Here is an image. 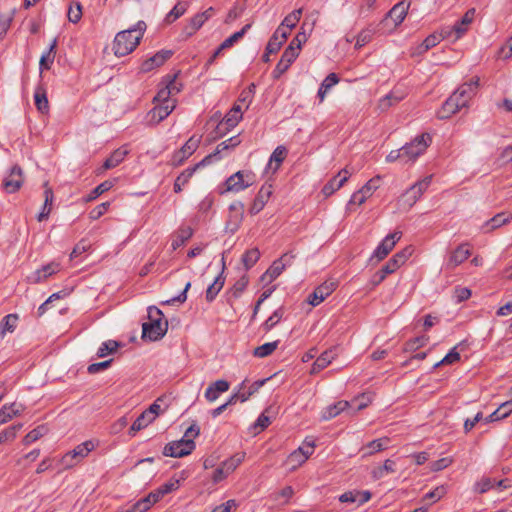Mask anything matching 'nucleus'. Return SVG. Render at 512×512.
Segmentation results:
<instances>
[{
	"label": "nucleus",
	"instance_id": "1",
	"mask_svg": "<svg viewBox=\"0 0 512 512\" xmlns=\"http://www.w3.org/2000/svg\"><path fill=\"white\" fill-rule=\"evenodd\" d=\"M146 28V23L140 20L132 28L118 32L112 45L115 56L123 57L132 53L140 44Z\"/></svg>",
	"mask_w": 512,
	"mask_h": 512
},
{
	"label": "nucleus",
	"instance_id": "2",
	"mask_svg": "<svg viewBox=\"0 0 512 512\" xmlns=\"http://www.w3.org/2000/svg\"><path fill=\"white\" fill-rule=\"evenodd\" d=\"M148 322L142 324V339L158 341L164 337L168 329L167 320H163V312L156 306L148 307Z\"/></svg>",
	"mask_w": 512,
	"mask_h": 512
},
{
	"label": "nucleus",
	"instance_id": "3",
	"mask_svg": "<svg viewBox=\"0 0 512 512\" xmlns=\"http://www.w3.org/2000/svg\"><path fill=\"white\" fill-rule=\"evenodd\" d=\"M431 143V136L428 133H423L415 137L410 143L402 147L406 162L415 161L421 154L425 152Z\"/></svg>",
	"mask_w": 512,
	"mask_h": 512
},
{
	"label": "nucleus",
	"instance_id": "4",
	"mask_svg": "<svg viewBox=\"0 0 512 512\" xmlns=\"http://www.w3.org/2000/svg\"><path fill=\"white\" fill-rule=\"evenodd\" d=\"M196 445L194 440L182 438L178 441H172L165 445L163 455L168 457H184L193 452Z\"/></svg>",
	"mask_w": 512,
	"mask_h": 512
},
{
	"label": "nucleus",
	"instance_id": "5",
	"mask_svg": "<svg viewBox=\"0 0 512 512\" xmlns=\"http://www.w3.org/2000/svg\"><path fill=\"white\" fill-rule=\"evenodd\" d=\"M431 180L432 176H426L416 182L401 196L400 201H402L407 208H411L427 190L431 184Z\"/></svg>",
	"mask_w": 512,
	"mask_h": 512
},
{
	"label": "nucleus",
	"instance_id": "6",
	"mask_svg": "<svg viewBox=\"0 0 512 512\" xmlns=\"http://www.w3.org/2000/svg\"><path fill=\"white\" fill-rule=\"evenodd\" d=\"M295 255L291 252L283 254L279 259L275 260L267 271L261 276V281L271 283L281 275L286 266L291 265Z\"/></svg>",
	"mask_w": 512,
	"mask_h": 512
},
{
	"label": "nucleus",
	"instance_id": "7",
	"mask_svg": "<svg viewBox=\"0 0 512 512\" xmlns=\"http://www.w3.org/2000/svg\"><path fill=\"white\" fill-rule=\"evenodd\" d=\"M479 86V78H472L469 82L462 84L452 94L457 102L464 108L468 106L469 101L475 96Z\"/></svg>",
	"mask_w": 512,
	"mask_h": 512
},
{
	"label": "nucleus",
	"instance_id": "8",
	"mask_svg": "<svg viewBox=\"0 0 512 512\" xmlns=\"http://www.w3.org/2000/svg\"><path fill=\"white\" fill-rule=\"evenodd\" d=\"M412 255V248L406 247L403 250L397 252L395 255H393L392 258L389 259V261L382 266L380 270L381 275H383L385 278L394 273L397 269H399L406 261L407 259Z\"/></svg>",
	"mask_w": 512,
	"mask_h": 512
},
{
	"label": "nucleus",
	"instance_id": "9",
	"mask_svg": "<svg viewBox=\"0 0 512 512\" xmlns=\"http://www.w3.org/2000/svg\"><path fill=\"white\" fill-rule=\"evenodd\" d=\"M244 218V204L240 201L233 202L229 206V215L225 228L234 234L240 228Z\"/></svg>",
	"mask_w": 512,
	"mask_h": 512
},
{
	"label": "nucleus",
	"instance_id": "10",
	"mask_svg": "<svg viewBox=\"0 0 512 512\" xmlns=\"http://www.w3.org/2000/svg\"><path fill=\"white\" fill-rule=\"evenodd\" d=\"M401 237V231H395L393 233L388 234L375 249L371 257V260H373L374 258H376L377 261L383 260L393 250L396 243L401 239Z\"/></svg>",
	"mask_w": 512,
	"mask_h": 512
},
{
	"label": "nucleus",
	"instance_id": "11",
	"mask_svg": "<svg viewBox=\"0 0 512 512\" xmlns=\"http://www.w3.org/2000/svg\"><path fill=\"white\" fill-rule=\"evenodd\" d=\"M201 138L195 135L191 136L186 143L173 154L172 165L180 166L187 158H189L198 148Z\"/></svg>",
	"mask_w": 512,
	"mask_h": 512
},
{
	"label": "nucleus",
	"instance_id": "12",
	"mask_svg": "<svg viewBox=\"0 0 512 512\" xmlns=\"http://www.w3.org/2000/svg\"><path fill=\"white\" fill-rule=\"evenodd\" d=\"M23 182L22 168L19 165H14L9 175L3 179L2 187L7 193H15L22 187Z\"/></svg>",
	"mask_w": 512,
	"mask_h": 512
},
{
	"label": "nucleus",
	"instance_id": "13",
	"mask_svg": "<svg viewBox=\"0 0 512 512\" xmlns=\"http://www.w3.org/2000/svg\"><path fill=\"white\" fill-rule=\"evenodd\" d=\"M226 191L239 192L252 185V175L238 171L231 175L226 181Z\"/></svg>",
	"mask_w": 512,
	"mask_h": 512
},
{
	"label": "nucleus",
	"instance_id": "14",
	"mask_svg": "<svg viewBox=\"0 0 512 512\" xmlns=\"http://www.w3.org/2000/svg\"><path fill=\"white\" fill-rule=\"evenodd\" d=\"M298 57V53L293 50V47H287L280 61L277 63L275 69L272 72V76L274 79H279L282 74H284L290 65L294 62V60Z\"/></svg>",
	"mask_w": 512,
	"mask_h": 512
},
{
	"label": "nucleus",
	"instance_id": "15",
	"mask_svg": "<svg viewBox=\"0 0 512 512\" xmlns=\"http://www.w3.org/2000/svg\"><path fill=\"white\" fill-rule=\"evenodd\" d=\"M60 271V264L57 262H51L44 265L42 268L34 271L30 274L27 279L29 283L38 284L45 281L48 277L56 274Z\"/></svg>",
	"mask_w": 512,
	"mask_h": 512
},
{
	"label": "nucleus",
	"instance_id": "16",
	"mask_svg": "<svg viewBox=\"0 0 512 512\" xmlns=\"http://www.w3.org/2000/svg\"><path fill=\"white\" fill-rule=\"evenodd\" d=\"M336 288L334 282H324L319 285L309 296L308 303L317 306L323 302Z\"/></svg>",
	"mask_w": 512,
	"mask_h": 512
},
{
	"label": "nucleus",
	"instance_id": "17",
	"mask_svg": "<svg viewBox=\"0 0 512 512\" xmlns=\"http://www.w3.org/2000/svg\"><path fill=\"white\" fill-rule=\"evenodd\" d=\"M171 56H172V51H170V50L159 51L152 57L143 61L141 64L140 70L143 73L150 72L154 68L162 66Z\"/></svg>",
	"mask_w": 512,
	"mask_h": 512
},
{
	"label": "nucleus",
	"instance_id": "18",
	"mask_svg": "<svg viewBox=\"0 0 512 512\" xmlns=\"http://www.w3.org/2000/svg\"><path fill=\"white\" fill-rule=\"evenodd\" d=\"M350 172L344 168L336 176L330 179L322 188V193L328 197L339 190L348 180Z\"/></svg>",
	"mask_w": 512,
	"mask_h": 512
},
{
	"label": "nucleus",
	"instance_id": "19",
	"mask_svg": "<svg viewBox=\"0 0 512 512\" xmlns=\"http://www.w3.org/2000/svg\"><path fill=\"white\" fill-rule=\"evenodd\" d=\"M475 13H476L475 8L468 9L466 11V13L463 15V17L461 18V20H459L458 22H456L454 24L455 38L452 39V42H456L457 40H459L466 34L469 26L474 21Z\"/></svg>",
	"mask_w": 512,
	"mask_h": 512
},
{
	"label": "nucleus",
	"instance_id": "20",
	"mask_svg": "<svg viewBox=\"0 0 512 512\" xmlns=\"http://www.w3.org/2000/svg\"><path fill=\"white\" fill-rule=\"evenodd\" d=\"M409 7L410 1L402 0L398 2L389 10L383 22L386 21L388 18H391L394 22L395 27L400 25L405 19Z\"/></svg>",
	"mask_w": 512,
	"mask_h": 512
},
{
	"label": "nucleus",
	"instance_id": "21",
	"mask_svg": "<svg viewBox=\"0 0 512 512\" xmlns=\"http://www.w3.org/2000/svg\"><path fill=\"white\" fill-rule=\"evenodd\" d=\"M272 194V185H263L258 194L256 195L253 203L251 204V207L249 209V212L251 215L258 214L267 203L268 199L270 198Z\"/></svg>",
	"mask_w": 512,
	"mask_h": 512
},
{
	"label": "nucleus",
	"instance_id": "22",
	"mask_svg": "<svg viewBox=\"0 0 512 512\" xmlns=\"http://www.w3.org/2000/svg\"><path fill=\"white\" fill-rule=\"evenodd\" d=\"M471 255V251L469 249L468 244L459 245L450 255L449 260L447 262V267L449 269H453L458 265L462 264L466 261Z\"/></svg>",
	"mask_w": 512,
	"mask_h": 512
},
{
	"label": "nucleus",
	"instance_id": "23",
	"mask_svg": "<svg viewBox=\"0 0 512 512\" xmlns=\"http://www.w3.org/2000/svg\"><path fill=\"white\" fill-rule=\"evenodd\" d=\"M511 220L512 213L500 212L486 221L482 226V230L485 233L491 232L497 228L502 227L503 225L508 224Z\"/></svg>",
	"mask_w": 512,
	"mask_h": 512
},
{
	"label": "nucleus",
	"instance_id": "24",
	"mask_svg": "<svg viewBox=\"0 0 512 512\" xmlns=\"http://www.w3.org/2000/svg\"><path fill=\"white\" fill-rule=\"evenodd\" d=\"M229 382L226 380H217L214 383L210 384L205 391V398L209 402H214L218 399L221 393H224L229 390Z\"/></svg>",
	"mask_w": 512,
	"mask_h": 512
},
{
	"label": "nucleus",
	"instance_id": "25",
	"mask_svg": "<svg viewBox=\"0 0 512 512\" xmlns=\"http://www.w3.org/2000/svg\"><path fill=\"white\" fill-rule=\"evenodd\" d=\"M224 270H225V262L224 259H222V271L220 274L215 278L214 282L208 286L206 290V300L208 302H212L217 294L220 292V290L223 288L225 283V277H224Z\"/></svg>",
	"mask_w": 512,
	"mask_h": 512
},
{
	"label": "nucleus",
	"instance_id": "26",
	"mask_svg": "<svg viewBox=\"0 0 512 512\" xmlns=\"http://www.w3.org/2000/svg\"><path fill=\"white\" fill-rule=\"evenodd\" d=\"M175 107V101H166V103H158L151 111L152 119H157V122L164 120L171 114Z\"/></svg>",
	"mask_w": 512,
	"mask_h": 512
},
{
	"label": "nucleus",
	"instance_id": "27",
	"mask_svg": "<svg viewBox=\"0 0 512 512\" xmlns=\"http://www.w3.org/2000/svg\"><path fill=\"white\" fill-rule=\"evenodd\" d=\"M350 407V402L345 400H340L324 409L322 412L321 418L322 420H330L338 416L341 412L345 411Z\"/></svg>",
	"mask_w": 512,
	"mask_h": 512
},
{
	"label": "nucleus",
	"instance_id": "28",
	"mask_svg": "<svg viewBox=\"0 0 512 512\" xmlns=\"http://www.w3.org/2000/svg\"><path fill=\"white\" fill-rule=\"evenodd\" d=\"M461 108H463L459 102L451 95L442 105L441 109L438 112V117L440 119H448L455 113H457Z\"/></svg>",
	"mask_w": 512,
	"mask_h": 512
},
{
	"label": "nucleus",
	"instance_id": "29",
	"mask_svg": "<svg viewBox=\"0 0 512 512\" xmlns=\"http://www.w3.org/2000/svg\"><path fill=\"white\" fill-rule=\"evenodd\" d=\"M24 410L22 404L12 403L10 405H4L0 409V424H4L11 420L14 416L20 415Z\"/></svg>",
	"mask_w": 512,
	"mask_h": 512
},
{
	"label": "nucleus",
	"instance_id": "30",
	"mask_svg": "<svg viewBox=\"0 0 512 512\" xmlns=\"http://www.w3.org/2000/svg\"><path fill=\"white\" fill-rule=\"evenodd\" d=\"M211 160H212V155H207L206 157H204V159H202L199 163H197L196 165H194L193 167H189L187 169H185L177 178L176 180L182 185V186H185L189 180L192 178V176L194 175V173L196 172V170L198 168H200L201 166H204L206 164H209L211 163Z\"/></svg>",
	"mask_w": 512,
	"mask_h": 512
},
{
	"label": "nucleus",
	"instance_id": "31",
	"mask_svg": "<svg viewBox=\"0 0 512 512\" xmlns=\"http://www.w3.org/2000/svg\"><path fill=\"white\" fill-rule=\"evenodd\" d=\"M239 115H234L230 111L225 115L224 119L217 125L218 136H223L234 128L241 120Z\"/></svg>",
	"mask_w": 512,
	"mask_h": 512
},
{
	"label": "nucleus",
	"instance_id": "32",
	"mask_svg": "<svg viewBox=\"0 0 512 512\" xmlns=\"http://www.w3.org/2000/svg\"><path fill=\"white\" fill-rule=\"evenodd\" d=\"M128 150L121 147L114 150L111 155L104 161L103 168L105 170L118 166L127 156Z\"/></svg>",
	"mask_w": 512,
	"mask_h": 512
},
{
	"label": "nucleus",
	"instance_id": "33",
	"mask_svg": "<svg viewBox=\"0 0 512 512\" xmlns=\"http://www.w3.org/2000/svg\"><path fill=\"white\" fill-rule=\"evenodd\" d=\"M44 187H45V190H44L45 201H44L42 211L37 216V220L39 222L48 218V216L51 212V205H52V202L54 199L53 190H52V188H50L48 186V183H45Z\"/></svg>",
	"mask_w": 512,
	"mask_h": 512
},
{
	"label": "nucleus",
	"instance_id": "34",
	"mask_svg": "<svg viewBox=\"0 0 512 512\" xmlns=\"http://www.w3.org/2000/svg\"><path fill=\"white\" fill-rule=\"evenodd\" d=\"M153 421H154V419L151 418L150 415L146 411H143L131 425V427L129 429V435L132 437L135 436L137 432L146 428Z\"/></svg>",
	"mask_w": 512,
	"mask_h": 512
},
{
	"label": "nucleus",
	"instance_id": "35",
	"mask_svg": "<svg viewBox=\"0 0 512 512\" xmlns=\"http://www.w3.org/2000/svg\"><path fill=\"white\" fill-rule=\"evenodd\" d=\"M389 442L388 438H379L369 442L367 445L362 447L363 457L371 456L376 452L384 450Z\"/></svg>",
	"mask_w": 512,
	"mask_h": 512
},
{
	"label": "nucleus",
	"instance_id": "36",
	"mask_svg": "<svg viewBox=\"0 0 512 512\" xmlns=\"http://www.w3.org/2000/svg\"><path fill=\"white\" fill-rule=\"evenodd\" d=\"M192 235H193V230L190 226L180 227L179 230L177 231L175 237L172 240V243H171L172 249L176 250L179 247H181L182 245H184V243L188 239H190L192 237Z\"/></svg>",
	"mask_w": 512,
	"mask_h": 512
},
{
	"label": "nucleus",
	"instance_id": "37",
	"mask_svg": "<svg viewBox=\"0 0 512 512\" xmlns=\"http://www.w3.org/2000/svg\"><path fill=\"white\" fill-rule=\"evenodd\" d=\"M34 101L36 108L41 113H47L49 110V102L46 95V90L43 86H37L34 93Z\"/></svg>",
	"mask_w": 512,
	"mask_h": 512
},
{
	"label": "nucleus",
	"instance_id": "38",
	"mask_svg": "<svg viewBox=\"0 0 512 512\" xmlns=\"http://www.w3.org/2000/svg\"><path fill=\"white\" fill-rule=\"evenodd\" d=\"M56 48H57V39L55 38L46 53H44L40 58V69L41 70H49L51 65L54 62L56 56Z\"/></svg>",
	"mask_w": 512,
	"mask_h": 512
},
{
	"label": "nucleus",
	"instance_id": "39",
	"mask_svg": "<svg viewBox=\"0 0 512 512\" xmlns=\"http://www.w3.org/2000/svg\"><path fill=\"white\" fill-rule=\"evenodd\" d=\"M18 322L17 314H8L0 322V337L4 338L7 332L12 333Z\"/></svg>",
	"mask_w": 512,
	"mask_h": 512
},
{
	"label": "nucleus",
	"instance_id": "40",
	"mask_svg": "<svg viewBox=\"0 0 512 512\" xmlns=\"http://www.w3.org/2000/svg\"><path fill=\"white\" fill-rule=\"evenodd\" d=\"M395 471V462L391 459H387L382 466L375 467L371 475L373 479L379 480L383 478L388 473H393Z\"/></svg>",
	"mask_w": 512,
	"mask_h": 512
},
{
	"label": "nucleus",
	"instance_id": "41",
	"mask_svg": "<svg viewBox=\"0 0 512 512\" xmlns=\"http://www.w3.org/2000/svg\"><path fill=\"white\" fill-rule=\"evenodd\" d=\"M94 448H95L94 442L92 440H87V441L77 445L70 452L72 454V457H74L75 459H77V458L83 459L89 454V452L94 450Z\"/></svg>",
	"mask_w": 512,
	"mask_h": 512
},
{
	"label": "nucleus",
	"instance_id": "42",
	"mask_svg": "<svg viewBox=\"0 0 512 512\" xmlns=\"http://www.w3.org/2000/svg\"><path fill=\"white\" fill-rule=\"evenodd\" d=\"M302 13H303V8L295 9L291 13H289L283 19L281 24L279 25V31H281L283 28H285L284 26H287V27H290L293 29L297 25V23L300 21Z\"/></svg>",
	"mask_w": 512,
	"mask_h": 512
},
{
	"label": "nucleus",
	"instance_id": "43",
	"mask_svg": "<svg viewBox=\"0 0 512 512\" xmlns=\"http://www.w3.org/2000/svg\"><path fill=\"white\" fill-rule=\"evenodd\" d=\"M260 258V252L258 248H252L247 250L242 256V263L246 270L252 268Z\"/></svg>",
	"mask_w": 512,
	"mask_h": 512
},
{
	"label": "nucleus",
	"instance_id": "44",
	"mask_svg": "<svg viewBox=\"0 0 512 512\" xmlns=\"http://www.w3.org/2000/svg\"><path fill=\"white\" fill-rule=\"evenodd\" d=\"M278 344H279V340L265 343L261 346L256 347L254 349L253 354H254V356L259 357V358L267 357V356L271 355L277 349Z\"/></svg>",
	"mask_w": 512,
	"mask_h": 512
},
{
	"label": "nucleus",
	"instance_id": "45",
	"mask_svg": "<svg viewBox=\"0 0 512 512\" xmlns=\"http://www.w3.org/2000/svg\"><path fill=\"white\" fill-rule=\"evenodd\" d=\"M120 347V343L115 340H108L101 344L97 350V356L99 358L105 357L110 353H114Z\"/></svg>",
	"mask_w": 512,
	"mask_h": 512
},
{
	"label": "nucleus",
	"instance_id": "46",
	"mask_svg": "<svg viewBox=\"0 0 512 512\" xmlns=\"http://www.w3.org/2000/svg\"><path fill=\"white\" fill-rule=\"evenodd\" d=\"M287 156V149L284 146H278L270 156L269 165L276 163L274 170H277Z\"/></svg>",
	"mask_w": 512,
	"mask_h": 512
},
{
	"label": "nucleus",
	"instance_id": "47",
	"mask_svg": "<svg viewBox=\"0 0 512 512\" xmlns=\"http://www.w3.org/2000/svg\"><path fill=\"white\" fill-rule=\"evenodd\" d=\"M250 27H251V24H246L240 31L235 32L230 37L225 39L221 43V49H227V48L232 47L235 42L240 40L245 35V33L250 29Z\"/></svg>",
	"mask_w": 512,
	"mask_h": 512
},
{
	"label": "nucleus",
	"instance_id": "48",
	"mask_svg": "<svg viewBox=\"0 0 512 512\" xmlns=\"http://www.w3.org/2000/svg\"><path fill=\"white\" fill-rule=\"evenodd\" d=\"M283 314L284 311L282 307L275 310L273 314L263 323V330L266 332L272 330L276 326V324L281 320Z\"/></svg>",
	"mask_w": 512,
	"mask_h": 512
},
{
	"label": "nucleus",
	"instance_id": "49",
	"mask_svg": "<svg viewBox=\"0 0 512 512\" xmlns=\"http://www.w3.org/2000/svg\"><path fill=\"white\" fill-rule=\"evenodd\" d=\"M269 380V378L257 380L253 382L249 387L247 391H241L240 401L245 402L247 401L253 394L258 392V390Z\"/></svg>",
	"mask_w": 512,
	"mask_h": 512
},
{
	"label": "nucleus",
	"instance_id": "50",
	"mask_svg": "<svg viewBox=\"0 0 512 512\" xmlns=\"http://www.w3.org/2000/svg\"><path fill=\"white\" fill-rule=\"evenodd\" d=\"M113 187V182L106 180L99 184L97 187H95L90 194L87 196L86 201H92L95 200L98 196L103 194L104 192L109 191Z\"/></svg>",
	"mask_w": 512,
	"mask_h": 512
},
{
	"label": "nucleus",
	"instance_id": "51",
	"mask_svg": "<svg viewBox=\"0 0 512 512\" xmlns=\"http://www.w3.org/2000/svg\"><path fill=\"white\" fill-rule=\"evenodd\" d=\"M240 142L241 141L238 136H233V137L221 142L220 144L217 145L215 152L213 154H211L212 158L214 156L220 154L224 150L235 148L236 146H238L240 144Z\"/></svg>",
	"mask_w": 512,
	"mask_h": 512
},
{
	"label": "nucleus",
	"instance_id": "52",
	"mask_svg": "<svg viewBox=\"0 0 512 512\" xmlns=\"http://www.w3.org/2000/svg\"><path fill=\"white\" fill-rule=\"evenodd\" d=\"M243 458L244 455L237 454L223 461L220 465L225 469V471L228 474H230L241 464Z\"/></svg>",
	"mask_w": 512,
	"mask_h": 512
},
{
	"label": "nucleus",
	"instance_id": "53",
	"mask_svg": "<svg viewBox=\"0 0 512 512\" xmlns=\"http://www.w3.org/2000/svg\"><path fill=\"white\" fill-rule=\"evenodd\" d=\"M178 74L174 75H166L163 78V83H165L166 87L171 91V96L179 93L182 89V84L176 81Z\"/></svg>",
	"mask_w": 512,
	"mask_h": 512
},
{
	"label": "nucleus",
	"instance_id": "54",
	"mask_svg": "<svg viewBox=\"0 0 512 512\" xmlns=\"http://www.w3.org/2000/svg\"><path fill=\"white\" fill-rule=\"evenodd\" d=\"M308 39V35L304 31V24L301 27V31H299L296 36L292 39L288 47H293V50L299 54V51L301 49V46L303 43H305Z\"/></svg>",
	"mask_w": 512,
	"mask_h": 512
},
{
	"label": "nucleus",
	"instance_id": "55",
	"mask_svg": "<svg viewBox=\"0 0 512 512\" xmlns=\"http://www.w3.org/2000/svg\"><path fill=\"white\" fill-rule=\"evenodd\" d=\"M337 356V347L324 351L316 360L323 368H326Z\"/></svg>",
	"mask_w": 512,
	"mask_h": 512
},
{
	"label": "nucleus",
	"instance_id": "56",
	"mask_svg": "<svg viewBox=\"0 0 512 512\" xmlns=\"http://www.w3.org/2000/svg\"><path fill=\"white\" fill-rule=\"evenodd\" d=\"M22 427V424L10 426L0 432V444L12 441L15 439L17 431Z\"/></svg>",
	"mask_w": 512,
	"mask_h": 512
},
{
	"label": "nucleus",
	"instance_id": "57",
	"mask_svg": "<svg viewBox=\"0 0 512 512\" xmlns=\"http://www.w3.org/2000/svg\"><path fill=\"white\" fill-rule=\"evenodd\" d=\"M186 11V4L178 3L176 4L172 10L167 14L165 18L166 23H172L180 16H182Z\"/></svg>",
	"mask_w": 512,
	"mask_h": 512
},
{
	"label": "nucleus",
	"instance_id": "58",
	"mask_svg": "<svg viewBox=\"0 0 512 512\" xmlns=\"http://www.w3.org/2000/svg\"><path fill=\"white\" fill-rule=\"evenodd\" d=\"M373 31L371 29H363L357 36H356V43H355V49H360L363 46H365L367 43H369L372 39Z\"/></svg>",
	"mask_w": 512,
	"mask_h": 512
},
{
	"label": "nucleus",
	"instance_id": "59",
	"mask_svg": "<svg viewBox=\"0 0 512 512\" xmlns=\"http://www.w3.org/2000/svg\"><path fill=\"white\" fill-rule=\"evenodd\" d=\"M151 507V502L149 498L146 496L140 500H138L135 504H133L130 508L121 511V512H146Z\"/></svg>",
	"mask_w": 512,
	"mask_h": 512
},
{
	"label": "nucleus",
	"instance_id": "60",
	"mask_svg": "<svg viewBox=\"0 0 512 512\" xmlns=\"http://www.w3.org/2000/svg\"><path fill=\"white\" fill-rule=\"evenodd\" d=\"M245 9H246V5L240 4L239 0H237L234 7L229 10L225 22L230 23V22L236 20L237 18H239L242 15V13L244 12Z\"/></svg>",
	"mask_w": 512,
	"mask_h": 512
},
{
	"label": "nucleus",
	"instance_id": "61",
	"mask_svg": "<svg viewBox=\"0 0 512 512\" xmlns=\"http://www.w3.org/2000/svg\"><path fill=\"white\" fill-rule=\"evenodd\" d=\"M459 360L460 354L456 351V347H454L441 361L434 364L433 369H436L442 365L453 364Z\"/></svg>",
	"mask_w": 512,
	"mask_h": 512
},
{
	"label": "nucleus",
	"instance_id": "62",
	"mask_svg": "<svg viewBox=\"0 0 512 512\" xmlns=\"http://www.w3.org/2000/svg\"><path fill=\"white\" fill-rule=\"evenodd\" d=\"M427 336H419L414 339L409 340L405 344V351H416L417 349L423 347L428 342Z\"/></svg>",
	"mask_w": 512,
	"mask_h": 512
},
{
	"label": "nucleus",
	"instance_id": "63",
	"mask_svg": "<svg viewBox=\"0 0 512 512\" xmlns=\"http://www.w3.org/2000/svg\"><path fill=\"white\" fill-rule=\"evenodd\" d=\"M249 283V278L247 275H243L240 277L232 287V294L234 297H239L241 293L246 289Z\"/></svg>",
	"mask_w": 512,
	"mask_h": 512
},
{
	"label": "nucleus",
	"instance_id": "64",
	"mask_svg": "<svg viewBox=\"0 0 512 512\" xmlns=\"http://www.w3.org/2000/svg\"><path fill=\"white\" fill-rule=\"evenodd\" d=\"M381 177L376 176L372 179H370L360 190L366 197H370L372 193L378 189L379 183H380Z\"/></svg>",
	"mask_w": 512,
	"mask_h": 512
}]
</instances>
